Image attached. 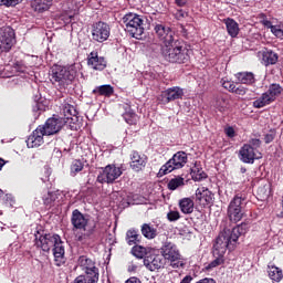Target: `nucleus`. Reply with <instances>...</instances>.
Instances as JSON below:
<instances>
[{"mask_svg":"<svg viewBox=\"0 0 283 283\" xmlns=\"http://www.w3.org/2000/svg\"><path fill=\"white\" fill-rule=\"evenodd\" d=\"M249 222H242L232 229H224L216 239L213 244V255H224L228 249H233L240 235L249 233Z\"/></svg>","mask_w":283,"mask_h":283,"instance_id":"obj_1","label":"nucleus"},{"mask_svg":"<svg viewBox=\"0 0 283 283\" xmlns=\"http://www.w3.org/2000/svg\"><path fill=\"white\" fill-rule=\"evenodd\" d=\"M161 56L165 61H168V63H188L190 59L189 48H187L184 41L177 38L168 45L161 46Z\"/></svg>","mask_w":283,"mask_h":283,"instance_id":"obj_2","label":"nucleus"},{"mask_svg":"<svg viewBox=\"0 0 283 283\" xmlns=\"http://www.w3.org/2000/svg\"><path fill=\"white\" fill-rule=\"evenodd\" d=\"M71 223L73 229L84 231V233L76 234L77 242H85L92 238L93 233H96V221L91 220L90 216L83 214L78 209L73 210Z\"/></svg>","mask_w":283,"mask_h":283,"instance_id":"obj_3","label":"nucleus"},{"mask_svg":"<svg viewBox=\"0 0 283 283\" xmlns=\"http://www.w3.org/2000/svg\"><path fill=\"white\" fill-rule=\"evenodd\" d=\"M76 78V71L72 67L54 65L51 69L50 81L59 92H67Z\"/></svg>","mask_w":283,"mask_h":283,"instance_id":"obj_4","label":"nucleus"},{"mask_svg":"<svg viewBox=\"0 0 283 283\" xmlns=\"http://www.w3.org/2000/svg\"><path fill=\"white\" fill-rule=\"evenodd\" d=\"M125 32H127L133 39L140 40L145 34V20L137 13L128 12L122 18Z\"/></svg>","mask_w":283,"mask_h":283,"instance_id":"obj_5","label":"nucleus"},{"mask_svg":"<svg viewBox=\"0 0 283 283\" xmlns=\"http://www.w3.org/2000/svg\"><path fill=\"white\" fill-rule=\"evenodd\" d=\"M247 197L242 193L235 195L228 206V218L230 222L238 223L247 216Z\"/></svg>","mask_w":283,"mask_h":283,"instance_id":"obj_6","label":"nucleus"},{"mask_svg":"<svg viewBox=\"0 0 283 283\" xmlns=\"http://www.w3.org/2000/svg\"><path fill=\"white\" fill-rule=\"evenodd\" d=\"M161 258H164V262H169L172 269H180V266H182L180 250H178V247L172 242H164L161 247Z\"/></svg>","mask_w":283,"mask_h":283,"instance_id":"obj_7","label":"nucleus"},{"mask_svg":"<svg viewBox=\"0 0 283 283\" xmlns=\"http://www.w3.org/2000/svg\"><path fill=\"white\" fill-rule=\"evenodd\" d=\"M60 112L63 114L66 123L70 124L71 129H81L83 122H81V117H78V111L72 104H70V99H64L60 105Z\"/></svg>","mask_w":283,"mask_h":283,"instance_id":"obj_8","label":"nucleus"},{"mask_svg":"<svg viewBox=\"0 0 283 283\" xmlns=\"http://www.w3.org/2000/svg\"><path fill=\"white\" fill-rule=\"evenodd\" d=\"M187 163H189V157L185 151L179 150L161 166L158 174L159 176H167V174H171V171H176V169H182Z\"/></svg>","mask_w":283,"mask_h":283,"instance_id":"obj_9","label":"nucleus"},{"mask_svg":"<svg viewBox=\"0 0 283 283\" xmlns=\"http://www.w3.org/2000/svg\"><path fill=\"white\" fill-rule=\"evenodd\" d=\"M123 176V170H120L119 167H116L115 165H107L106 167L102 168V171L97 176V182L101 185H112L117 180V178H120Z\"/></svg>","mask_w":283,"mask_h":283,"instance_id":"obj_10","label":"nucleus"},{"mask_svg":"<svg viewBox=\"0 0 283 283\" xmlns=\"http://www.w3.org/2000/svg\"><path fill=\"white\" fill-rule=\"evenodd\" d=\"M17 34L12 27L0 28V52H9L15 43Z\"/></svg>","mask_w":283,"mask_h":283,"instance_id":"obj_11","label":"nucleus"},{"mask_svg":"<svg viewBox=\"0 0 283 283\" xmlns=\"http://www.w3.org/2000/svg\"><path fill=\"white\" fill-rule=\"evenodd\" d=\"M65 124L66 122L63 117L53 115V117L46 119L44 125H40L39 127L46 136H54V134H59L63 129Z\"/></svg>","mask_w":283,"mask_h":283,"instance_id":"obj_12","label":"nucleus"},{"mask_svg":"<svg viewBox=\"0 0 283 283\" xmlns=\"http://www.w3.org/2000/svg\"><path fill=\"white\" fill-rule=\"evenodd\" d=\"M60 239L61 235L52 233L40 234V237L35 235V247L41 249L43 253H50V249H54Z\"/></svg>","mask_w":283,"mask_h":283,"instance_id":"obj_13","label":"nucleus"},{"mask_svg":"<svg viewBox=\"0 0 283 283\" xmlns=\"http://www.w3.org/2000/svg\"><path fill=\"white\" fill-rule=\"evenodd\" d=\"M92 39L96 43H105L112 34V28L104 21H98L92 25Z\"/></svg>","mask_w":283,"mask_h":283,"instance_id":"obj_14","label":"nucleus"},{"mask_svg":"<svg viewBox=\"0 0 283 283\" xmlns=\"http://www.w3.org/2000/svg\"><path fill=\"white\" fill-rule=\"evenodd\" d=\"M182 96H185V90L180 86H172L163 91L158 96V101L161 105H169V103H172V101H179Z\"/></svg>","mask_w":283,"mask_h":283,"instance_id":"obj_15","label":"nucleus"},{"mask_svg":"<svg viewBox=\"0 0 283 283\" xmlns=\"http://www.w3.org/2000/svg\"><path fill=\"white\" fill-rule=\"evenodd\" d=\"M193 200L196 205L207 209V207H211L213 205L214 195L209 190V188L201 187L196 190Z\"/></svg>","mask_w":283,"mask_h":283,"instance_id":"obj_16","label":"nucleus"},{"mask_svg":"<svg viewBox=\"0 0 283 283\" xmlns=\"http://www.w3.org/2000/svg\"><path fill=\"white\" fill-rule=\"evenodd\" d=\"M154 31L156 35L158 36L159 41H163L164 45H169L171 42L176 41L178 36L171 31V28L163 24L157 23L154 27Z\"/></svg>","mask_w":283,"mask_h":283,"instance_id":"obj_17","label":"nucleus"},{"mask_svg":"<svg viewBox=\"0 0 283 283\" xmlns=\"http://www.w3.org/2000/svg\"><path fill=\"white\" fill-rule=\"evenodd\" d=\"M77 264L86 275L99 277V272L98 268H96V262L87 258V255H81L77 260Z\"/></svg>","mask_w":283,"mask_h":283,"instance_id":"obj_18","label":"nucleus"},{"mask_svg":"<svg viewBox=\"0 0 283 283\" xmlns=\"http://www.w3.org/2000/svg\"><path fill=\"white\" fill-rule=\"evenodd\" d=\"M87 65L95 72H103L107 67V60L98 55V51H93L87 55Z\"/></svg>","mask_w":283,"mask_h":283,"instance_id":"obj_19","label":"nucleus"},{"mask_svg":"<svg viewBox=\"0 0 283 283\" xmlns=\"http://www.w3.org/2000/svg\"><path fill=\"white\" fill-rule=\"evenodd\" d=\"M148 158L147 155L138 153V150H133L130 154V169L136 174L144 171L147 167Z\"/></svg>","mask_w":283,"mask_h":283,"instance_id":"obj_20","label":"nucleus"},{"mask_svg":"<svg viewBox=\"0 0 283 283\" xmlns=\"http://www.w3.org/2000/svg\"><path fill=\"white\" fill-rule=\"evenodd\" d=\"M240 160L247 165H253L255 160H260L262 156L255 154V148L249 144H244L239 150Z\"/></svg>","mask_w":283,"mask_h":283,"instance_id":"obj_21","label":"nucleus"},{"mask_svg":"<svg viewBox=\"0 0 283 283\" xmlns=\"http://www.w3.org/2000/svg\"><path fill=\"white\" fill-rule=\"evenodd\" d=\"M144 266L148 271H160V269H165V259L160 254H148L144 259Z\"/></svg>","mask_w":283,"mask_h":283,"instance_id":"obj_22","label":"nucleus"},{"mask_svg":"<svg viewBox=\"0 0 283 283\" xmlns=\"http://www.w3.org/2000/svg\"><path fill=\"white\" fill-rule=\"evenodd\" d=\"M53 258H54V263L55 266H63L65 264L66 259H65V242H63L62 239L53 245Z\"/></svg>","mask_w":283,"mask_h":283,"instance_id":"obj_23","label":"nucleus"},{"mask_svg":"<svg viewBox=\"0 0 283 283\" xmlns=\"http://www.w3.org/2000/svg\"><path fill=\"white\" fill-rule=\"evenodd\" d=\"M43 136H48L45 133H43V129L41 126H38L35 130L28 137L27 139V146L29 149H34V147H41L43 145Z\"/></svg>","mask_w":283,"mask_h":283,"instance_id":"obj_24","label":"nucleus"},{"mask_svg":"<svg viewBox=\"0 0 283 283\" xmlns=\"http://www.w3.org/2000/svg\"><path fill=\"white\" fill-rule=\"evenodd\" d=\"M123 109H124V113L122 116L125 123H127V125H138L139 117H138V114H136V112L132 109V105L124 104Z\"/></svg>","mask_w":283,"mask_h":283,"instance_id":"obj_25","label":"nucleus"},{"mask_svg":"<svg viewBox=\"0 0 283 283\" xmlns=\"http://www.w3.org/2000/svg\"><path fill=\"white\" fill-rule=\"evenodd\" d=\"M53 2L54 0H32L31 8L34 12L43 14V12H48L52 8Z\"/></svg>","mask_w":283,"mask_h":283,"instance_id":"obj_26","label":"nucleus"},{"mask_svg":"<svg viewBox=\"0 0 283 283\" xmlns=\"http://www.w3.org/2000/svg\"><path fill=\"white\" fill-rule=\"evenodd\" d=\"M142 240H143V235L138 233V230L134 228L127 230L126 242L128 247H136L137 244H140Z\"/></svg>","mask_w":283,"mask_h":283,"instance_id":"obj_27","label":"nucleus"},{"mask_svg":"<svg viewBox=\"0 0 283 283\" xmlns=\"http://www.w3.org/2000/svg\"><path fill=\"white\" fill-rule=\"evenodd\" d=\"M223 23L226 24L227 32L229 36L235 39L238 34H240V25L238 22L231 18L223 19Z\"/></svg>","mask_w":283,"mask_h":283,"instance_id":"obj_28","label":"nucleus"},{"mask_svg":"<svg viewBox=\"0 0 283 283\" xmlns=\"http://www.w3.org/2000/svg\"><path fill=\"white\" fill-rule=\"evenodd\" d=\"M92 94L94 96H105L106 98H111L114 96V86L109 84H104L101 86H96L93 91Z\"/></svg>","mask_w":283,"mask_h":283,"instance_id":"obj_29","label":"nucleus"},{"mask_svg":"<svg viewBox=\"0 0 283 283\" xmlns=\"http://www.w3.org/2000/svg\"><path fill=\"white\" fill-rule=\"evenodd\" d=\"M193 199L186 197L179 200V209L181 213H185L186 216H189L190 213H193V207H195Z\"/></svg>","mask_w":283,"mask_h":283,"instance_id":"obj_30","label":"nucleus"},{"mask_svg":"<svg viewBox=\"0 0 283 283\" xmlns=\"http://www.w3.org/2000/svg\"><path fill=\"white\" fill-rule=\"evenodd\" d=\"M235 78L242 85H253L255 83V74L253 72H239L235 74Z\"/></svg>","mask_w":283,"mask_h":283,"instance_id":"obj_31","label":"nucleus"},{"mask_svg":"<svg viewBox=\"0 0 283 283\" xmlns=\"http://www.w3.org/2000/svg\"><path fill=\"white\" fill-rule=\"evenodd\" d=\"M190 175L192 180H195V182H200L208 178L207 172L202 170V167L198 165V161H196L195 166L190 169Z\"/></svg>","mask_w":283,"mask_h":283,"instance_id":"obj_32","label":"nucleus"},{"mask_svg":"<svg viewBox=\"0 0 283 283\" xmlns=\"http://www.w3.org/2000/svg\"><path fill=\"white\" fill-rule=\"evenodd\" d=\"M271 103H273V99L265 92L259 98H256L252 105L255 109H262V107H266V105H271Z\"/></svg>","mask_w":283,"mask_h":283,"instance_id":"obj_33","label":"nucleus"},{"mask_svg":"<svg viewBox=\"0 0 283 283\" xmlns=\"http://www.w3.org/2000/svg\"><path fill=\"white\" fill-rule=\"evenodd\" d=\"M268 274H269L270 280H272V282H282V277H283L282 269H280L275 265H269Z\"/></svg>","mask_w":283,"mask_h":283,"instance_id":"obj_34","label":"nucleus"},{"mask_svg":"<svg viewBox=\"0 0 283 283\" xmlns=\"http://www.w3.org/2000/svg\"><path fill=\"white\" fill-rule=\"evenodd\" d=\"M280 56L277 55V53L273 52L272 50H266L263 52V63L264 65H275V63H277Z\"/></svg>","mask_w":283,"mask_h":283,"instance_id":"obj_35","label":"nucleus"},{"mask_svg":"<svg viewBox=\"0 0 283 283\" xmlns=\"http://www.w3.org/2000/svg\"><path fill=\"white\" fill-rule=\"evenodd\" d=\"M214 107L221 113L224 114L229 109V97L218 96L214 102Z\"/></svg>","mask_w":283,"mask_h":283,"instance_id":"obj_36","label":"nucleus"},{"mask_svg":"<svg viewBox=\"0 0 283 283\" xmlns=\"http://www.w3.org/2000/svg\"><path fill=\"white\" fill-rule=\"evenodd\" d=\"M142 235H144V238H147V240H154V238L158 235V230L149 226V223H144L142 226Z\"/></svg>","mask_w":283,"mask_h":283,"instance_id":"obj_37","label":"nucleus"},{"mask_svg":"<svg viewBox=\"0 0 283 283\" xmlns=\"http://www.w3.org/2000/svg\"><path fill=\"white\" fill-rule=\"evenodd\" d=\"M149 251L146 247L139 245L137 243V245H134L132 248V254L137 258V260H145V258H147Z\"/></svg>","mask_w":283,"mask_h":283,"instance_id":"obj_38","label":"nucleus"},{"mask_svg":"<svg viewBox=\"0 0 283 283\" xmlns=\"http://www.w3.org/2000/svg\"><path fill=\"white\" fill-rule=\"evenodd\" d=\"M42 200L45 207L52 209L54 202L59 200V195L55 191H48V193L42 197Z\"/></svg>","mask_w":283,"mask_h":283,"instance_id":"obj_39","label":"nucleus"},{"mask_svg":"<svg viewBox=\"0 0 283 283\" xmlns=\"http://www.w3.org/2000/svg\"><path fill=\"white\" fill-rule=\"evenodd\" d=\"M167 187L169 191H176V189H179V187H185V178L181 176L172 178L169 180Z\"/></svg>","mask_w":283,"mask_h":283,"instance_id":"obj_40","label":"nucleus"},{"mask_svg":"<svg viewBox=\"0 0 283 283\" xmlns=\"http://www.w3.org/2000/svg\"><path fill=\"white\" fill-rule=\"evenodd\" d=\"M272 98V102L274 103L275 98L282 94V86L280 84H271L269 86V90L265 92Z\"/></svg>","mask_w":283,"mask_h":283,"instance_id":"obj_41","label":"nucleus"},{"mask_svg":"<svg viewBox=\"0 0 283 283\" xmlns=\"http://www.w3.org/2000/svg\"><path fill=\"white\" fill-rule=\"evenodd\" d=\"M45 109H48V106H45L42 101L34 102V104L32 105V112L35 118H39L41 114L45 112Z\"/></svg>","mask_w":283,"mask_h":283,"instance_id":"obj_42","label":"nucleus"},{"mask_svg":"<svg viewBox=\"0 0 283 283\" xmlns=\"http://www.w3.org/2000/svg\"><path fill=\"white\" fill-rule=\"evenodd\" d=\"M73 283H98V277L87 274H81L74 280Z\"/></svg>","mask_w":283,"mask_h":283,"instance_id":"obj_43","label":"nucleus"},{"mask_svg":"<svg viewBox=\"0 0 283 283\" xmlns=\"http://www.w3.org/2000/svg\"><path fill=\"white\" fill-rule=\"evenodd\" d=\"M84 167L85 165L83 164V161H81V159H75L71 165V174H74V176H76V174L83 171Z\"/></svg>","mask_w":283,"mask_h":283,"instance_id":"obj_44","label":"nucleus"},{"mask_svg":"<svg viewBox=\"0 0 283 283\" xmlns=\"http://www.w3.org/2000/svg\"><path fill=\"white\" fill-rule=\"evenodd\" d=\"M216 258L211 263L208 264L207 269H216L220 264H224V255H213Z\"/></svg>","mask_w":283,"mask_h":283,"instance_id":"obj_45","label":"nucleus"},{"mask_svg":"<svg viewBox=\"0 0 283 283\" xmlns=\"http://www.w3.org/2000/svg\"><path fill=\"white\" fill-rule=\"evenodd\" d=\"M181 216L180 212L178 210H170L167 213V220L168 222H178V220H180Z\"/></svg>","mask_w":283,"mask_h":283,"instance_id":"obj_46","label":"nucleus"},{"mask_svg":"<svg viewBox=\"0 0 283 283\" xmlns=\"http://www.w3.org/2000/svg\"><path fill=\"white\" fill-rule=\"evenodd\" d=\"M20 3H21V0H0V6H6V8H14Z\"/></svg>","mask_w":283,"mask_h":283,"instance_id":"obj_47","label":"nucleus"},{"mask_svg":"<svg viewBox=\"0 0 283 283\" xmlns=\"http://www.w3.org/2000/svg\"><path fill=\"white\" fill-rule=\"evenodd\" d=\"M271 32L274 36H277V39L283 38V30L277 25L271 27Z\"/></svg>","mask_w":283,"mask_h":283,"instance_id":"obj_48","label":"nucleus"},{"mask_svg":"<svg viewBox=\"0 0 283 283\" xmlns=\"http://www.w3.org/2000/svg\"><path fill=\"white\" fill-rule=\"evenodd\" d=\"M222 87H224V90H228L229 92H234L235 90V83L231 82V81H223L222 82Z\"/></svg>","mask_w":283,"mask_h":283,"instance_id":"obj_49","label":"nucleus"},{"mask_svg":"<svg viewBox=\"0 0 283 283\" xmlns=\"http://www.w3.org/2000/svg\"><path fill=\"white\" fill-rule=\"evenodd\" d=\"M61 19L64 23H72L74 21V13H62Z\"/></svg>","mask_w":283,"mask_h":283,"instance_id":"obj_50","label":"nucleus"},{"mask_svg":"<svg viewBox=\"0 0 283 283\" xmlns=\"http://www.w3.org/2000/svg\"><path fill=\"white\" fill-rule=\"evenodd\" d=\"M224 134L228 136V138H235V128L228 126L224 128Z\"/></svg>","mask_w":283,"mask_h":283,"instance_id":"obj_51","label":"nucleus"},{"mask_svg":"<svg viewBox=\"0 0 283 283\" xmlns=\"http://www.w3.org/2000/svg\"><path fill=\"white\" fill-rule=\"evenodd\" d=\"M248 145H251L255 151V149H259V147L262 146V140L258 139V138H252L249 140V144Z\"/></svg>","mask_w":283,"mask_h":283,"instance_id":"obj_52","label":"nucleus"},{"mask_svg":"<svg viewBox=\"0 0 283 283\" xmlns=\"http://www.w3.org/2000/svg\"><path fill=\"white\" fill-rule=\"evenodd\" d=\"M187 15H188L187 12L182 9L177 10L176 13H175V17L178 21L187 18Z\"/></svg>","mask_w":283,"mask_h":283,"instance_id":"obj_53","label":"nucleus"},{"mask_svg":"<svg viewBox=\"0 0 283 283\" xmlns=\"http://www.w3.org/2000/svg\"><path fill=\"white\" fill-rule=\"evenodd\" d=\"M232 94H238L239 96H244V94H247V88H244V86H234V91L232 92Z\"/></svg>","mask_w":283,"mask_h":283,"instance_id":"obj_54","label":"nucleus"},{"mask_svg":"<svg viewBox=\"0 0 283 283\" xmlns=\"http://www.w3.org/2000/svg\"><path fill=\"white\" fill-rule=\"evenodd\" d=\"M262 18H263L261 20L262 25H264V28H270V30H271V28L274 27L273 23L271 22V20L266 19V15H264V14H262Z\"/></svg>","mask_w":283,"mask_h":283,"instance_id":"obj_55","label":"nucleus"},{"mask_svg":"<svg viewBox=\"0 0 283 283\" xmlns=\"http://www.w3.org/2000/svg\"><path fill=\"white\" fill-rule=\"evenodd\" d=\"M15 72H25V65L22 62H15L13 64Z\"/></svg>","mask_w":283,"mask_h":283,"instance_id":"obj_56","label":"nucleus"},{"mask_svg":"<svg viewBox=\"0 0 283 283\" xmlns=\"http://www.w3.org/2000/svg\"><path fill=\"white\" fill-rule=\"evenodd\" d=\"M273 140H275V134H266L264 136L265 145H269L270 143H273Z\"/></svg>","mask_w":283,"mask_h":283,"instance_id":"obj_57","label":"nucleus"},{"mask_svg":"<svg viewBox=\"0 0 283 283\" xmlns=\"http://www.w3.org/2000/svg\"><path fill=\"white\" fill-rule=\"evenodd\" d=\"M125 283H143V281H140V279L136 276H130L128 280L125 281Z\"/></svg>","mask_w":283,"mask_h":283,"instance_id":"obj_58","label":"nucleus"},{"mask_svg":"<svg viewBox=\"0 0 283 283\" xmlns=\"http://www.w3.org/2000/svg\"><path fill=\"white\" fill-rule=\"evenodd\" d=\"M189 0H175L176 6H178L179 8H185V6H187V2Z\"/></svg>","mask_w":283,"mask_h":283,"instance_id":"obj_59","label":"nucleus"},{"mask_svg":"<svg viewBox=\"0 0 283 283\" xmlns=\"http://www.w3.org/2000/svg\"><path fill=\"white\" fill-rule=\"evenodd\" d=\"M2 200H4V202H12L14 199L12 198V195L7 193V195H4Z\"/></svg>","mask_w":283,"mask_h":283,"instance_id":"obj_60","label":"nucleus"},{"mask_svg":"<svg viewBox=\"0 0 283 283\" xmlns=\"http://www.w3.org/2000/svg\"><path fill=\"white\" fill-rule=\"evenodd\" d=\"M3 165H6V161L0 158V171H1V169H3Z\"/></svg>","mask_w":283,"mask_h":283,"instance_id":"obj_61","label":"nucleus"},{"mask_svg":"<svg viewBox=\"0 0 283 283\" xmlns=\"http://www.w3.org/2000/svg\"><path fill=\"white\" fill-rule=\"evenodd\" d=\"M4 196H6V192L2 189H0V200H1V198L3 199Z\"/></svg>","mask_w":283,"mask_h":283,"instance_id":"obj_62","label":"nucleus"},{"mask_svg":"<svg viewBox=\"0 0 283 283\" xmlns=\"http://www.w3.org/2000/svg\"><path fill=\"white\" fill-rule=\"evenodd\" d=\"M281 205H282V209H283V196H282V202H281ZM279 218H283V210L280 212Z\"/></svg>","mask_w":283,"mask_h":283,"instance_id":"obj_63","label":"nucleus"},{"mask_svg":"<svg viewBox=\"0 0 283 283\" xmlns=\"http://www.w3.org/2000/svg\"><path fill=\"white\" fill-rule=\"evenodd\" d=\"M241 171H242V174H245V172H247V169H245V168H243V169H241Z\"/></svg>","mask_w":283,"mask_h":283,"instance_id":"obj_64","label":"nucleus"}]
</instances>
